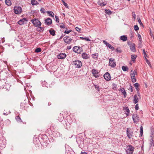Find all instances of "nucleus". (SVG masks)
<instances>
[{"mask_svg":"<svg viewBox=\"0 0 154 154\" xmlns=\"http://www.w3.org/2000/svg\"><path fill=\"white\" fill-rule=\"evenodd\" d=\"M82 56L84 59H87L88 58V55L86 53H84L82 54Z\"/></svg>","mask_w":154,"mask_h":154,"instance_id":"obj_19","label":"nucleus"},{"mask_svg":"<svg viewBox=\"0 0 154 154\" xmlns=\"http://www.w3.org/2000/svg\"><path fill=\"white\" fill-rule=\"evenodd\" d=\"M62 0V2H63V5L65 6V7L67 8H68V6L67 5V3H65V2L64 1H63V0Z\"/></svg>","mask_w":154,"mask_h":154,"instance_id":"obj_35","label":"nucleus"},{"mask_svg":"<svg viewBox=\"0 0 154 154\" xmlns=\"http://www.w3.org/2000/svg\"><path fill=\"white\" fill-rule=\"evenodd\" d=\"M60 28L65 29V25L63 23H62L61 25L60 26Z\"/></svg>","mask_w":154,"mask_h":154,"instance_id":"obj_44","label":"nucleus"},{"mask_svg":"<svg viewBox=\"0 0 154 154\" xmlns=\"http://www.w3.org/2000/svg\"><path fill=\"white\" fill-rule=\"evenodd\" d=\"M70 31H65V32H64V33H65L68 34L70 32Z\"/></svg>","mask_w":154,"mask_h":154,"instance_id":"obj_52","label":"nucleus"},{"mask_svg":"<svg viewBox=\"0 0 154 154\" xmlns=\"http://www.w3.org/2000/svg\"><path fill=\"white\" fill-rule=\"evenodd\" d=\"M85 40L87 41H90L91 40L88 38H87L86 37Z\"/></svg>","mask_w":154,"mask_h":154,"instance_id":"obj_56","label":"nucleus"},{"mask_svg":"<svg viewBox=\"0 0 154 154\" xmlns=\"http://www.w3.org/2000/svg\"><path fill=\"white\" fill-rule=\"evenodd\" d=\"M137 19H138V21L139 22V23L140 24V25L143 26V24L142 22H141V20H140V18H138Z\"/></svg>","mask_w":154,"mask_h":154,"instance_id":"obj_43","label":"nucleus"},{"mask_svg":"<svg viewBox=\"0 0 154 154\" xmlns=\"http://www.w3.org/2000/svg\"><path fill=\"white\" fill-rule=\"evenodd\" d=\"M143 51L144 56L145 58H146V57H147V56L146 53V51H145V50L144 49L143 50Z\"/></svg>","mask_w":154,"mask_h":154,"instance_id":"obj_36","label":"nucleus"},{"mask_svg":"<svg viewBox=\"0 0 154 154\" xmlns=\"http://www.w3.org/2000/svg\"><path fill=\"white\" fill-rule=\"evenodd\" d=\"M138 37L140 39H140L141 38V35L139 34H138Z\"/></svg>","mask_w":154,"mask_h":154,"instance_id":"obj_53","label":"nucleus"},{"mask_svg":"<svg viewBox=\"0 0 154 154\" xmlns=\"http://www.w3.org/2000/svg\"><path fill=\"white\" fill-rule=\"evenodd\" d=\"M92 72L94 76L96 78H97L99 76V74L97 70L94 69H92Z\"/></svg>","mask_w":154,"mask_h":154,"instance_id":"obj_14","label":"nucleus"},{"mask_svg":"<svg viewBox=\"0 0 154 154\" xmlns=\"http://www.w3.org/2000/svg\"><path fill=\"white\" fill-rule=\"evenodd\" d=\"M75 29L76 31L78 32H80L81 30V29L80 28H79L78 27H76L75 28Z\"/></svg>","mask_w":154,"mask_h":154,"instance_id":"obj_40","label":"nucleus"},{"mask_svg":"<svg viewBox=\"0 0 154 154\" xmlns=\"http://www.w3.org/2000/svg\"><path fill=\"white\" fill-rule=\"evenodd\" d=\"M116 52L118 53H121L122 52V50L120 49L119 48H118L116 49Z\"/></svg>","mask_w":154,"mask_h":154,"instance_id":"obj_39","label":"nucleus"},{"mask_svg":"<svg viewBox=\"0 0 154 154\" xmlns=\"http://www.w3.org/2000/svg\"><path fill=\"white\" fill-rule=\"evenodd\" d=\"M131 76L132 81L133 82H135L136 81V79L135 78V75H137V73L136 72L135 73L133 70H131Z\"/></svg>","mask_w":154,"mask_h":154,"instance_id":"obj_7","label":"nucleus"},{"mask_svg":"<svg viewBox=\"0 0 154 154\" xmlns=\"http://www.w3.org/2000/svg\"><path fill=\"white\" fill-rule=\"evenodd\" d=\"M122 69L124 71H127L128 70V68L126 66H122Z\"/></svg>","mask_w":154,"mask_h":154,"instance_id":"obj_25","label":"nucleus"},{"mask_svg":"<svg viewBox=\"0 0 154 154\" xmlns=\"http://www.w3.org/2000/svg\"><path fill=\"white\" fill-rule=\"evenodd\" d=\"M133 16L134 18V20H135L136 19V15L135 14V13H134V14H133Z\"/></svg>","mask_w":154,"mask_h":154,"instance_id":"obj_51","label":"nucleus"},{"mask_svg":"<svg viewBox=\"0 0 154 154\" xmlns=\"http://www.w3.org/2000/svg\"><path fill=\"white\" fill-rule=\"evenodd\" d=\"M45 9L43 8H41L40 10V11L42 13H44Z\"/></svg>","mask_w":154,"mask_h":154,"instance_id":"obj_46","label":"nucleus"},{"mask_svg":"<svg viewBox=\"0 0 154 154\" xmlns=\"http://www.w3.org/2000/svg\"><path fill=\"white\" fill-rule=\"evenodd\" d=\"M139 98H140L139 94L138 95V96L137 95H134V97L133 103L135 104L138 103L139 100Z\"/></svg>","mask_w":154,"mask_h":154,"instance_id":"obj_11","label":"nucleus"},{"mask_svg":"<svg viewBox=\"0 0 154 154\" xmlns=\"http://www.w3.org/2000/svg\"><path fill=\"white\" fill-rule=\"evenodd\" d=\"M38 27V28L37 29V30H38L39 31H43L44 30L43 28L41 27H40V26L39 27Z\"/></svg>","mask_w":154,"mask_h":154,"instance_id":"obj_33","label":"nucleus"},{"mask_svg":"<svg viewBox=\"0 0 154 154\" xmlns=\"http://www.w3.org/2000/svg\"><path fill=\"white\" fill-rule=\"evenodd\" d=\"M146 59V63L149 65L150 66L151 65L150 62L146 58H145Z\"/></svg>","mask_w":154,"mask_h":154,"instance_id":"obj_45","label":"nucleus"},{"mask_svg":"<svg viewBox=\"0 0 154 154\" xmlns=\"http://www.w3.org/2000/svg\"><path fill=\"white\" fill-rule=\"evenodd\" d=\"M139 107L138 106V104H137L135 106V109L136 110H137L139 109Z\"/></svg>","mask_w":154,"mask_h":154,"instance_id":"obj_48","label":"nucleus"},{"mask_svg":"<svg viewBox=\"0 0 154 154\" xmlns=\"http://www.w3.org/2000/svg\"><path fill=\"white\" fill-rule=\"evenodd\" d=\"M125 114L127 116H129L130 112V110L128 107H126L125 111Z\"/></svg>","mask_w":154,"mask_h":154,"instance_id":"obj_21","label":"nucleus"},{"mask_svg":"<svg viewBox=\"0 0 154 154\" xmlns=\"http://www.w3.org/2000/svg\"><path fill=\"white\" fill-rule=\"evenodd\" d=\"M103 42L106 46L108 47L109 48L111 49L112 50H113L114 49V47L112 46L110 44L107 43L106 41L103 40Z\"/></svg>","mask_w":154,"mask_h":154,"instance_id":"obj_12","label":"nucleus"},{"mask_svg":"<svg viewBox=\"0 0 154 154\" xmlns=\"http://www.w3.org/2000/svg\"><path fill=\"white\" fill-rule=\"evenodd\" d=\"M81 154H87V153L85 152H81Z\"/></svg>","mask_w":154,"mask_h":154,"instance_id":"obj_58","label":"nucleus"},{"mask_svg":"<svg viewBox=\"0 0 154 154\" xmlns=\"http://www.w3.org/2000/svg\"><path fill=\"white\" fill-rule=\"evenodd\" d=\"M49 32L53 36H54L55 35V31L54 30H49Z\"/></svg>","mask_w":154,"mask_h":154,"instance_id":"obj_30","label":"nucleus"},{"mask_svg":"<svg viewBox=\"0 0 154 154\" xmlns=\"http://www.w3.org/2000/svg\"><path fill=\"white\" fill-rule=\"evenodd\" d=\"M134 29L135 31H137L139 30V28L137 25H135L134 26Z\"/></svg>","mask_w":154,"mask_h":154,"instance_id":"obj_38","label":"nucleus"},{"mask_svg":"<svg viewBox=\"0 0 154 154\" xmlns=\"http://www.w3.org/2000/svg\"><path fill=\"white\" fill-rule=\"evenodd\" d=\"M31 3L32 5H37L39 4V3L35 0H31Z\"/></svg>","mask_w":154,"mask_h":154,"instance_id":"obj_20","label":"nucleus"},{"mask_svg":"<svg viewBox=\"0 0 154 154\" xmlns=\"http://www.w3.org/2000/svg\"><path fill=\"white\" fill-rule=\"evenodd\" d=\"M24 19H23L22 20H20L19 21H18V23L20 25L23 24L24 23Z\"/></svg>","mask_w":154,"mask_h":154,"instance_id":"obj_27","label":"nucleus"},{"mask_svg":"<svg viewBox=\"0 0 154 154\" xmlns=\"http://www.w3.org/2000/svg\"><path fill=\"white\" fill-rule=\"evenodd\" d=\"M72 40V39L68 36H66L63 38V40L64 42L67 44H70Z\"/></svg>","mask_w":154,"mask_h":154,"instance_id":"obj_9","label":"nucleus"},{"mask_svg":"<svg viewBox=\"0 0 154 154\" xmlns=\"http://www.w3.org/2000/svg\"><path fill=\"white\" fill-rule=\"evenodd\" d=\"M106 5V3H105L104 2L101 3L100 4V5L101 6H105Z\"/></svg>","mask_w":154,"mask_h":154,"instance_id":"obj_47","label":"nucleus"},{"mask_svg":"<svg viewBox=\"0 0 154 154\" xmlns=\"http://www.w3.org/2000/svg\"><path fill=\"white\" fill-rule=\"evenodd\" d=\"M92 56L94 58L96 59H97V58L98 57V55L96 53L92 54Z\"/></svg>","mask_w":154,"mask_h":154,"instance_id":"obj_28","label":"nucleus"},{"mask_svg":"<svg viewBox=\"0 0 154 154\" xmlns=\"http://www.w3.org/2000/svg\"><path fill=\"white\" fill-rule=\"evenodd\" d=\"M80 39H82V40H85V39H86V37L84 38L83 37H80Z\"/></svg>","mask_w":154,"mask_h":154,"instance_id":"obj_55","label":"nucleus"},{"mask_svg":"<svg viewBox=\"0 0 154 154\" xmlns=\"http://www.w3.org/2000/svg\"><path fill=\"white\" fill-rule=\"evenodd\" d=\"M116 65L114 59L112 58L109 59V65L111 67L114 68L116 66Z\"/></svg>","mask_w":154,"mask_h":154,"instance_id":"obj_6","label":"nucleus"},{"mask_svg":"<svg viewBox=\"0 0 154 154\" xmlns=\"http://www.w3.org/2000/svg\"><path fill=\"white\" fill-rule=\"evenodd\" d=\"M119 91L124 95L125 97H126V93L124 88L120 89Z\"/></svg>","mask_w":154,"mask_h":154,"instance_id":"obj_18","label":"nucleus"},{"mask_svg":"<svg viewBox=\"0 0 154 154\" xmlns=\"http://www.w3.org/2000/svg\"><path fill=\"white\" fill-rule=\"evenodd\" d=\"M139 86V84L137 83H135L134 84V86L135 87V88H137Z\"/></svg>","mask_w":154,"mask_h":154,"instance_id":"obj_41","label":"nucleus"},{"mask_svg":"<svg viewBox=\"0 0 154 154\" xmlns=\"http://www.w3.org/2000/svg\"><path fill=\"white\" fill-rule=\"evenodd\" d=\"M104 79L107 81L109 80L110 79L111 77L110 75L108 72H107L104 75Z\"/></svg>","mask_w":154,"mask_h":154,"instance_id":"obj_15","label":"nucleus"},{"mask_svg":"<svg viewBox=\"0 0 154 154\" xmlns=\"http://www.w3.org/2000/svg\"><path fill=\"white\" fill-rule=\"evenodd\" d=\"M41 51V48H38L35 49V51L36 53H39Z\"/></svg>","mask_w":154,"mask_h":154,"instance_id":"obj_31","label":"nucleus"},{"mask_svg":"<svg viewBox=\"0 0 154 154\" xmlns=\"http://www.w3.org/2000/svg\"><path fill=\"white\" fill-rule=\"evenodd\" d=\"M131 57L132 60L133 61H134L137 57V55H132L131 56Z\"/></svg>","mask_w":154,"mask_h":154,"instance_id":"obj_29","label":"nucleus"},{"mask_svg":"<svg viewBox=\"0 0 154 154\" xmlns=\"http://www.w3.org/2000/svg\"><path fill=\"white\" fill-rule=\"evenodd\" d=\"M5 3L8 6H10L11 5V2L10 0H5Z\"/></svg>","mask_w":154,"mask_h":154,"instance_id":"obj_23","label":"nucleus"},{"mask_svg":"<svg viewBox=\"0 0 154 154\" xmlns=\"http://www.w3.org/2000/svg\"><path fill=\"white\" fill-rule=\"evenodd\" d=\"M132 118L134 122L135 123H137L139 121V117L136 114H134L133 115Z\"/></svg>","mask_w":154,"mask_h":154,"instance_id":"obj_8","label":"nucleus"},{"mask_svg":"<svg viewBox=\"0 0 154 154\" xmlns=\"http://www.w3.org/2000/svg\"><path fill=\"white\" fill-rule=\"evenodd\" d=\"M66 57V55L64 53H60L57 55V58L59 59H64Z\"/></svg>","mask_w":154,"mask_h":154,"instance_id":"obj_13","label":"nucleus"},{"mask_svg":"<svg viewBox=\"0 0 154 154\" xmlns=\"http://www.w3.org/2000/svg\"><path fill=\"white\" fill-rule=\"evenodd\" d=\"M142 47V43L141 40H140V42L138 44V47L139 48H140Z\"/></svg>","mask_w":154,"mask_h":154,"instance_id":"obj_34","label":"nucleus"},{"mask_svg":"<svg viewBox=\"0 0 154 154\" xmlns=\"http://www.w3.org/2000/svg\"><path fill=\"white\" fill-rule=\"evenodd\" d=\"M152 146H154V140H152Z\"/></svg>","mask_w":154,"mask_h":154,"instance_id":"obj_57","label":"nucleus"},{"mask_svg":"<svg viewBox=\"0 0 154 154\" xmlns=\"http://www.w3.org/2000/svg\"><path fill=\"white\" fill-rule=\"evenodd\" d=\"M134 151V147L131 145L127 147L126 152L127 154H132Z\"/></svg>","mask_w":154,"mask_h":154,"instance_id":"obj_3","label":"nucleus"},{"mask_svg":"<svg viewBox=\"0 0 154 154\" xmlns=\"http://www.w3.org/2000/svg\"><path fill=\"white\" fill-rule=\"evenodd\" d=\"M127 44H128V45H129L130 46V45H131V44H130L129 42H127Z\"/></svg>","mask_w":154,"mask_h":154,"instance_id":"obj_61","label":"nucleus"},{"mask_svg":"<svg viewBox=\"0 0 154 154\" xmlns=\"http://www.w3.org/2000/svg\"><path fill=\"white\" fill-rule=\"evenodd\" d=\"M131 38L133 37V34L132 33L131 34Z\"/></svg>","mask_w":154,"mask_h":154,"instance_id":"obj_62","label":"nucleus"},{"mask_svg":"<svg viewBox=\"0 0 154 154\" xmlns=\"http://www.w3.org/2000/svg\"><path fill=\"white\" fill-rule=\"evenodd\" d=\"M3 114L5 115H7L8 114V113L7 112H6V113L4 112L3 113Z\"/></svg>","mask_w":154,"mask_h":154,"instance_id":"obj_59","label":"nucleus"},{"mask_svg":"<svg viewBox=\"0 0 154 154\" xmlns=\"http://www.w3.org/2000/svg\"><path fill=\"white\" fill-rule=\"evenodd\" d=\"M71 46H67V49H68L69 50L71 49Z\"/></svg>","mask_w":154,"mask_h":154,"instance_id":"obj_54","label":"nucleus"},{"mask_svg":"<svg viewBox=\"0 0 154 154\" xmlns=\"http://www.w3.org/2000/svg\"><path fill=\"white\" fill-rule=\"evenodd\" d=\"M72 64L75 67L77 68H80L82 65L81 62L78 60H76L75 61H73Z\"/></svg>","mask_w":154,"mask_h":154,"instance_id":"obj_2","label":"nucleus"},{"mask_svg":"<svg viewBox=\"0 0 154 154\" xmlns=\"http://www.w3.org/2000/svg\"><path fill=\"white\" fill-rule=\"evenodd\" d=\"M47 13L50 16H51L52 17H54V14L51 11H48Z\"/></svg>","mask_w":154,"mask_h":154,"instance_id":"obj_26","label":"nucleus"},{"mask_svg":"<svg viewBox=\"0 0 154 154\" xmlns=\"http://www.w3.org/2000/svg\"><path fill=\"white\" fill-rule=\"evenodd\" d=\"M52 23V20L50 18L46 19L45 20V23L47 25H49Z\"/></svg>","mask_w":154,"mask_h":154,"instance_id":"obj_17","label":"nucleus"},{"mask_svg":"<svg viewBox=\"0 0 154 154\" xmlns=\"http://www.w3.org/2000/svg\"><path fill=\"white\" fill-rule=\"evenodd\" d=\"M55 17L56 18V21L57 22L59 23V20L58 17L57 16H55Z\"/></svg>","mask_w":154,"mask_h":154,"instance_id":"obj_42","label":"nucleus"},{"mask_svg":"<svg viewBox=\"0 0 154 154\" xmlns=\"http://www.w3.org/2000/svg\"><path fill=\"white\" fill-rule=\"evenodd\" d=\"M129 89L130 90V91H131V92H132L133 91V88L132 87V86H131L130 85V87L129 88Z\"/></svg>","mask_w":154,"mask_h":154,"instance_id":"obj_49","label":"nucleus"},{"mask_svg":"<svg viewBox=\"0 0 154 154\" xmlns=\"http://www.w3.org/2000/svg\"><path fill=\"white\" fill-rule=\"evenodd\" d=\"M73 50L75 53L80 54L81 52V48L78 46H75L73 47Z\"/></svg>","mask_w":154,"mask_h":154,"instance_id":"obj_10","label":"nucleus"},{"mask_svg":"<svg viewBox=\"0 0 154 154\" xmlns=\"http://www.w3.org/2000/svg\"><path fill=\"white\" fill-rule=\"evenodd\" d=\"M114 85H115V86H117L115 84H114Z\"/></svg>","mask_w":154,"mask_h":154,"instance_id":"obj_63","label":"nucleus"},{"mask_svg":"<svg viewBox=\"0 0 154 154\" xmlns=\"http://www.w3.org/2000/svg\"><path fill=\"white\" fill-rule=\"evenodd\" d=\"M130 49L131 51L135 52L136 51L135 44L134 43H131L130 45Z\"/></svg>","mask_w":154,"mask_h":154,"instance_id":"obj_16","label":"nucleus"},{"mask_svg":"<svg viewBox=\"0 0 154 154\" xmlns=\"http://www.w3.org/2000/svg\"><path fill=\"white\" fill-rule=\"evenodd\" d=\"M135 88L136 89L137 91H139V88L138 87L137 88Z\"/></svg>","mask_w":154,"mask_h":154,"instance_id":"obj_60","label":"nucleus"},{"mask_svg":"<svg viewBox=\"0 0 154 154\" xmlns=\"http://www.w3.org/2000/svg\"><path fill=\"white\" fill-rule=\"evenodd\" d=\"M31 21L35 27H39L41 25V22L38 19L35 18L32 20Z\"/></svg>","mask_w":154,"mask_h":154,"instance_id":"obj_1","label":"nucleus"},{"mask_svg":"<svg viewBox=\"0 0 154 154\" xmlns=\"http://www.w3.org/2000/svg\"><path fill=\"white\" fill-rule=\"evenodd\" d=\"M126 133L127 136L129 139L131 138L133 134V131L130 128H128L127 129Z\"/></svg>","mask_w":154,"mask_h":154,"instance_id":"obj_5","label":"nucleus"},{"mask_svg":"<svg viewBox=\"0 0 154 154\" xmlns=\"http://www.w3.org/2000/svg\"><path fill=\"white\" fill-rule=\"evenodd\" d=\"M120 39L123 41H125L127 40V38L125 35H122L120 37Z\"/></svg>","mask_w":154,"mask_h":154,"instance_id":"obj_22","label":"nucleus"},{"mask_svg":"<svg viewBox=\"0 0 154 154\" xmlns=\"http://www.w3.org/2000/svg\"><path fill=\"white\" fill-rule=\"evenodd\" d=\"M14 12L16 14H20L22 11L21 8L20 6H15L14 8Z\"/></svg>","mask_w":154,"mask_h":154,"instance_id":"obj_4","label":"nucleus"},{"mask_svg":"<svg viewBox=\"0 0 154 154\" xmlns=\"http://www.w3.org/2000/svg\"><path fill=\"white\" fill-rule=\"evenodd\" d=\"M95 88L96 90H97L98 91H100V88L98 86H95Z\"/></svg>","mask_w":154,"mask_h":154,"instance_id":"obj_50","label":"nucleus"},{"mask_svg":"<svg viewBox=\"0 0 154 154\" xmlns=\"http://www.w3.org/2000/svg\"><path fill=\"white\" fill-rule=\"evenodd\" d=\"M105 12L106 14H111V13L109 9H106L105 10Z\"/></svg>","mask_w":154,"mask_h":154,"instance_id":"obj_32","label":"nucleus"},{"mask_svg":"<svg viewBox=\"0 0 154 154\" xmlns=\"http://www.w3.org/2000/svg\"><path fill=\"white\" fill-rule=\"evenodd\" d=\"M15 119L16 120V121L18 122H22V120L21 118L19 116H16L15 118Z\"/></svg>","mask_w":154,"mask_h":154,"instance_id":"obj_24","label":"nucleus"},{"mask_svg":"<svg viewBox=\"0 0 154 154\" xmlns=\"http://www.w3.org/2000/svg\"><path fill=\"white\" fill-rule=\"evenodd\" d=\"M140 134H141V136H142V135L143 134V127L141 126L140 127Z\"/></svg>","mask_w":154,"mask_h":154,"instance_id":"obj_37","label":"nucleus"},{"mask_svg":"<svg viewBox=\"0 0 154 154\" xmlns=\"http://www.w3.org/2000/svg\"><path fill=\"white\" fill-rule=\"evenodd\" d=\"M39 2H41V0H38Z\"/></svg>","mask_w":154,"mask_h":154,"instance_id":"obj_64","label":"nucleus"}]
</instances>
